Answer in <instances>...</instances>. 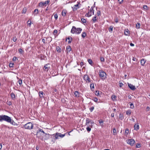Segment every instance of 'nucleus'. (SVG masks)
Wrapping results in <instances>:
<instances>
[{"label":"nucleus","mask_w":150,"mask_h":150,"mask_svg":"<svg viewBox=\"0 0 150 150\" xmlns=\"http://www.w3.org/2000/svg\"><path fill=\"white\" fill-rule=\"evenodd\" d=\"M92 100L96 102H97V103H100V102L98 101V99L97 97H94L92 99Z\"/></svg>","instance_id":"obj_25"},{"label":"nucleus","mask_w":150,"mask_h":150,"mask_svg":"<svg viewBox=\"0 0 150 150\" xmlns=\"http://www.w3.org/2000/svg\"><path fill=\"white\" fill-rule=\"evenodd\" d=\"M91 13H90L89 11L88 12L86 15V16L89 17L91 16Z\"/></svg>","instance_id":"obj_32"},{"label":"nucleus","mask_w":150,"mask_h":150,"mask_svg":"<svg viewBox=\"0 0 150 150\" xmlns=\"http://www.w3.org/2000/svg\"><path fill=\"white\" fill-rule=\"evenodd\" d=\"M113 135H115L116 134V130L115 128H113Z\"/></svg>","instance_id":"obj_38"},{"label":"nucleus","mask_w":150,"mask_h":150,"mask_svg":"<svg viewBox=\"0 0 150 150\" xmlns=\"http://www.w3.org/2000/svg\"><path fill=\"white\" fill-rule=\"evenodd\" d=\"M57 33V30L55 29L54 30L53 32V34L54 35H56Z\"/></svg>","instance_id":"obj_50"},{"label":"nucleus","mask_w":150,"mask_h":150,"mask_svg":"<svg viewBox=\"0 0 150 150\" xmlns=\"http://www.w3.org/2000/svg\"><path fill=\"white\" fill-rule=\"evenodd\" d=\"M18 52L21 54H22L23 51L22 49L21 48H20L18 50Z\"/></svg>","instance_id":"obj_40"},{"label":"nucleus","mask_w":150,"mask_h":150,"mask_svg":"<svg viewBox=\"0 0 150 150\" xmlns=\"http://www.w3.org/2000/svg\"><path fill=\"white\" fill-rule=\"evenodd\" d=\"M13 63H10L9 64V67H13Z\"/></svg>","instance_id":"obj_51"},{"label":"nucleus","mask_w":150,"mask_h":150,"mask_svg":"<svg viewBox=\"0 0 150 150\" xmlns=\"http://www.w3.org/2000/svg\"><path fill=\"white\" fill-rule=\"evenodd\" d=\"M129 34V31L128 29H126L124 31V34L126 36L128 35Z\"/></svg>","instance_id":"obj_18"},{"label":"nucleus","mask_w":150,"mask_h":150,"mask_svg":"<svg viewBox=\"0 0 150 150\" xmlns=\"http://www.w3.org/2000/svg\"><path fill=\"white\" fill-rule=\"evenodd\" d=\"M67 39L69 40V41H68L69 44L71 43L72 40V38L71 37H68L67 39H66V40H67Z\"/></svg>","instance_id":"obj_24"},{"label":"nucleus","mask_w":150,"mask_h":150,"mask_svg":"<svg viewBox=\"0 0 150 150\" xmlns=\"http://www.w3.org/2000/svg\"><path fill=\"white\" fill-rule=\"evenodd\" d=\"M132 112V111L130 110L129 109L127 110L126 112V114L128 115L129 116L130 115Z\"/></svg>","instance_id":"obj_23"},{"label":"nucleus","mask_w":150,"mask_h":150,"mask_svg":"<svg viewBox=\"0 0 150 150\" xmlns=\"http://www.w3.org/2000/svg\"><path fill=\"white\" fill-rule=\"evenodd\" d=\"M140 24L139 23H138L136 25V28L137 29H139L140 28Z\"/></svg>","instance_id":"obj_36"},{"label":"nucleus","mask_w":150,"mask_h":150,"mask_svg":"<svg viewBox=\"0 0 150 150\" xmlns=\"http://www.w3.org/2000/svg\"><path fill=\"white\" fill-rule=\"evenodd\" d=\"M56 49L57 52H61V48L59 47H56Z\"/></svg>","instance_id":"obj_35"},{"label":"nucleus","mask_w":150,"mask_h":150,"mask_svg":"<svg viewBox=\"0 0 150 150\" xmlns=\"http://www.w3.org/2000/svg\"><path fill=\"white\" fill-rule=\"evenodd\" d=\"M86 35V34L85 32H84L82 33L81 34V36L83 38H85Z\"/></svg>","instance_id":"obj_29"},{"label":"nucleus","mask_w":150,"mask_h":150,"mask_svg":"<svg viewBox=\"0 0 150 150\" xmlns=\"http://www.w3.org/2000/svg\"><path fill=\"white\" fill-rule=\"evenodd\" d=\"M91 124H93L94 123V122L92 120H91V122H90Z\"/></svg>","instance_id":"obj_64"},{"label":"nucleus","mask_w":150,"mask_h":150,"mask_svg":"<svg viewBox=\"0 0 150 150\" xmlns=\"http://www.w3.org/2000/svg\"><path fill=\"white\" fill-rule=\"evenodd\" d=\"M129 132V130L128 129H126L125 130V133L127 134H128Z\"/></svg>","instance_id":"obj_61"},{"label":"nucleus","mask_w":150,"mask_h":150,"mask_svg":"<svg viewBox=\"0 0 150 150\" xmlns=\"http://www.w3.org/2000/svg\"><path fill=\"white\" fill-rule=\"evenodd\" d=\"M100 60L102 62H104V59L103 57H101L100 58Z\"/></svg>","instance_id":"obj_53"},{"label":"nucleus","mask_w":150,"mask_h":150,"mask_svg":"<svg viewBox=\"0 0 150 150\" xmlns=\"http://www.w3.org/2000/svg\"><path fill=\"white\" fill-rule=\"evenodd\" d=\"M53 135L54 136L55 139H57L59 138V137L62 138L63 137L65 136V134H62L61 133H57L55 134H53Z\"/></svg>","instance_id":"obj_6"},{"label":"nucleus","mask_w":150,"mask_h":150,"mask_svg":"<svg viewBox=\"0 0 150 150\" xmlns=\"http://www.w3.org/2000/svg\"><path fill=\"white\" fill-rule=\"evenodd\" d=\"M26 11V9L25 8H24L23 10V13H25Z\"/></svg>","instance_id":"obj_46"},{"label":"nucleus","mask_w":150,"mask_h":150,"mask_svg":"<svg viewBox=\"0 0 150 150\" xmlns=\"http://www.w3.org/2000/svg\"><path fill=\"white\" fill-rule=\"evenodd\" d=\"M81 21L83 23H86V20L84 18H82Z\"/></svg>","instance_id":"obj_43"},{"label":"nucleus","mask_w":150,"mask_h":150,"mask_svg":"<svg viewBox=\"0 0 150 150\" xmlns=\"http://www.w3.org/2000/svg\"><path fill=\"white\" fill-rule=\"evenodd\" d=\"M90 13H91V14L92 13L93 15L94 14V10L93 9L91 8L90 9L89 11Z\"/></svg>","instance_id":"obj_39"},{"label":"nucleus","mask_w":150,"mask_h":150,"mask_svg":"<svg viewBox=\"0 0 150 150\" xmlns=\"http://www.w3.org/2000/svg\"><path fill=\"white\" fill-rule=\"evenodd\" d=\"M97 13L98 15V16H99L100 15V11H99V10L98 11H97Z\"/></svg>","instance_id":"obj_59"},{"label":"nucleus","mask_w":150,"mask_h":150,"mask_svg":"<svg viewBox=\"0 0 150 150\" xmlns=\"http://www.w3.org/2000/svg\"><path fill=\"white\" fill-rule=\"evenodd\" d=\"M99 123L100 124H101L102 123L103 124V121L102 120H99Z\"/></svg>","instance_id":"obj_55"},{"label":"nucleus","mask_w":150,"mask_h":150,"mask_svg":"<svg viewBox=\"0 0 150 150\" xmlns=\"http://www.w3.org/2000/svg\"><path fill=\"white\" fill-rule=\"evenodd\" d=\"M119 84L120 87H121L123 85V84L121 82L119 83Z\"/></svg>","instance_id":"obj_58"},{"label":"nucleus","mask_w":150,"mask_h":150,"mask_svg":"<svg viewBox=\"0 0 150 150\" xmlns=\"http://www.w3.org/2000/svg\"><path fill=\"white\" fill-rule=\"evenodd\" d=\"M43 92L42 91H40L39 92V95L40 98H42L43 97Z\"/></svg>","instance_id":"obj_27"},{"label":"nucleus","mask_w":150,"mask_h":150,"mask_svg":"<svg viewBox=\"0 0 150 150\" xmlns=\"http://www.w3.org/2000/svg\"><path fill=\"white\" fill-rule=\"evenodd\" d=\"M149 109H150V108H149V106L147 107L146 108V111H149Z\"/></svg>","instance_id":"obj_63"},{"label":"nucleus","mask_w":150,"mask_h":150,"mask_svg":"<svg viewBox=\"0 0 150 150\" xmlns=\"http://www.w3.org/2000/svg\"><path fill=\"white\" fill-rule=\"evenodd\" d=\"M127 85L128 87L130 88L131 90L134 91L136 89V88L135 86L128 83H127Z\"/></svg>","instance_id":"obj_11"},{"label":"nucleus","mask_w":150,"mask_h":150,"mask_svg":"<svg viewBox=\"0 0 150 150\" xmlns=\"http://www.w3.org/2000/svg\"><path fill=\"white\" fill-rule=\"evenodd\" d=\"M33 127V125L31 122H28L24 125L25 129H32Z\"/></svg>","instance_id":"obj_4"},{"label":"nucleus","mask_w":150,"mask_h":150,"mask_svg":"<svg viewBox=\"0 0 150 150\" xmlns=\"http://www.w3.org/2000/svg\"><path fill=\"white\" fill-rule=\"evenodd\" d=\"M116 96L115 95H112L111 96V98L112 100L113 101H114L116 100Z\"/></svg>","instance_id":"obj_30"},{"label":"nucleus","mask_w":150,"mask_h":150,"mask_svg":"<svg viewBox=\"0 0 150 150\" xmlns=\"http://www.w3.org/2000/svg\"><path fill=\"white\" fill-rule=\"evenodd\" d=\"M22 80L21 79H20L18 80V83L20 85L22 84Z\"/></svg>","instance_id":"obj_52"},{"label":"nucleus","mask_w":150,"mask_h":150,"mask_svg":"<svg viewBox=\"0 0 150 150\" xmlns=\"http://www.w3.org/2000/svg\"><path fill=\"white\" fill-rule=\"evenodd\" d=\"M40 132L43 133L42 134L43 136H45V133L43 130L41 129H39V130L37 131V135L38 136L39 134H40Z\"/></svg>","instance_id":"obj_12"},{"label":"nucleus","mask_w":150,"mask_h":150,"mask_svg":"<svg viewBox=\"0 0 150 150\" xmlns=\"http://www.w3.org/2000/svg\"><path fill=\"white\" fill-rule=\"evenodd\" d=\"M94 108V106H92L91 108H90L89 110L91 112H92Z\"/></svg>","instance_id":"obj_44"},{"label":"nucleus","mask_w":150,"mask_h":150,"mask_svg":"<svg viewBox=\"0 0 150 150\" xmlns=\"http://www.w3.org/2000/svg\"><path fill=\"white\" fill-rule=\"evenodd\" d=\"M130 108L131 109H133L134 108V106L133 103H130Z\"/></svg>","instance_id":"obj_41"},{"label":"nucleus","mask_w":150,"mask_h":150,"mask_svg":"<svg viewBox=\"0 0 150 150\" xmlns=\"http://www.w3.org/2000/svg\"><path fill=\"white\" fill-rule=\"evenodd\" d=\"M92 20L94 23L97 21L96 16L93 18Z\"/></svg>","instance_id":"obj_33"},{"label":"nucleus","mask_w":150,"mask_h":150,"mask_svg":"<svg viewBox=\"0 0 150 150\" xmlns=\"http://www.w3.org/2000/svg\"><path fill=\"white\" fill-rule=\"evenodd\" d=\"M11 120V117L7 115H0V122L5 121L7 122Z\"/></svg>","instance_id":"obj_1"},{"label":"nucleus","mask_w":150,"mask_h":150,"mask_svg":"<svg viewBox=\"0 0 150 150\" xmlns=\"http://www.w3.org/2000/svg\"><path fill=\"white\" fill-rule=\"evenodd\" d=\"M139 124L138 123H137L135 124L134 125V129L136 131L139 129Z\"/></svg>","instance_id":"obj_15"},{"label":"nucleus","mask_w":150,"mask_h":150,"mask_svg":"<svg viewBox=\"0 0 150 150\" xmlns=\"http://www.w3.org/2000/svg\"><path fill=\"white\" fill-rule=\"evenodd\" d=\"M16 57H14L13 58V61H15L16 60Z\"/></svg>","instance_id":"obj_62"},{"label":"nucleus","mask_w":150,"mask_h":150,"mask_svg":"<svg viewBox=\"0 0 150 150\" xmlns=\"http://www.w3.org/2000/svg\"><path fill=\"white\" fill-rule=\"evenodd\" d=\"M90 88L91 89H93L94 88V85L93 83L91 84L90 85Z\"/></svg>","instance_id":"obj_42"},{"label":"nucleus","mask_w":150,"mask_h":150,"mask_svg":"<svg viewBox=\"0 0 150 150\" xmlns=\"http://www.w3.org/2000/svg\"><path fill=\"white\" fill-rule=\"evenodd\" d=\"M10 95L11 96V97L12 99H13L15 98V94L13 93H11Z\"/></svg>","instance_id":"obj_28"},{"label":"nucleus","mask_w":150,"mask_h":150,"mask_svg":"<svg viewBox=\"0 0 150 150\" xmlns=\"http://www.w3.org/2000/svg\"><path fill=\"white\" fill-rule=\"evenodd\" d=\"M92 127V125H89H89L87 126L86 129L88 132H90L91 131V127Z\"/></svg>","instance_id":"obj_19"},{"label":"nucleus","mask_w":150,"mask_h":150,"mask_svg":"<svg viewBox=\"0 0 150 150\" xmlns=\"http://www.w3.org/2000/svg\"><path fill=\"white\" fill-rule=\"evenodd\" d=\"M113 26H110L108 29L109 31L110 32H112L113 30Z\"/></svg>","instance_id":"obj_31"},{"label":"nucleus","mask_w":150,"mask_h":150,"mask_svg":"<svg viewBox=\"0 0 150 150\" xmlns=\"http://www.w3.org/2000/svg\"><path fill=\"white\" fill-rule=\"evenodd\" d=\"M28 24L30 25L31 24V21H29V20L28 21Z\"/></svg>","instance_id":"obj_60"},{"label":"nucleus","mask_w":150,"mask_h":150,"mask_svg":"<svg viewBox=\"0 0 150 150\" xmlns=\"http://www.w3.org/2000/svg\"><path fill=\"white\" fill-rule=\"evenodd\" d=\"M141 146V145L139 143H138L136 147L137 148H139Z\"/></svg>","instance_id":"obj_56"},{"label":"nucleus","mask_w":150,"mask_h":150,"mask_svg":"<svg viewBox=\"0 0 150 150\" xmlns=\"http://www.w3.org/2000/svg\"><path fill=\"white\" fill-rule=\"evenodd\" d=\"M58 17V15L57 14H56L54 15V18L56 20H57Z\"/></svg>","instance_id":"obj_48"},{"label":"nucleus","mask_w":150,"mask_h":150,"mask_svg":"<svg viewBox=\"0 0 150 150\" xmlns=\"http://www.w3.org/2000/svg\"><path fill=\"white\" fill-rule=\"evenodd\" d=\"M95 94L96 96H98L99 95V91H96Z\"/></svg>","instance_id":"obj_45"},{"label":"nucleus","mask_w":150,"mask_h":150,"mask_svg":"<svg viewBox=\"0 0 150 150\" xmlns=\"http://www.w3.org/2000/svg\"><path fill=\"white\" fill-rule=\"evenodd\" d=\"M115 23H118L119 22L118 18L117 17H116L115 18Z\"/></svg>","instance_id":"obj_47"},{"label":"nucleus","mask_w":150,"mask_h":150,"mask_svg":"<svg viewBox=\"0 0 150 150\" xmlns=\"http://www.w3.org/2000/svg\"><path fill=\"white\" fill-rule=\"evenodd\" d=\"M67 13V11L65 9L63 10L62 11V16L64 17L66 15Z\"/></svg>","instance_id":"obj_20"},{"label":"nucleus","mask_w":150,"mask_h":150,"mask_svg":"<svg viewBox=\"0 0 150 150\" xmlns=\"http://www.w3.org/2000/svg\"><path fill=\"white\" fill-rule=\"evenodd\" d=\"M88 61L89 63L92 66V64L93 63V61H92V60L91 59H88Z\"/></svg>","instance_id":"obj_34"},{"label":"nucleus","mask_w":150,"mask_h":150,"mask_svg":"<svg viewBox=\"0 0 150 150\" xmlns=\"http://www.w3.org/2000/svg\"><path fill=\"white\" fill-rule=\"evenodd\" d=\"M82 29L81 28H76L75 26H73L71 29V32L72 34H80L82 31Z\"/></svg>","instance_id":"obj_2"},{"label":"nucleus","mask_w":150,"mask_h":150,"mask_svg":"<svg viewBox=\"0 0 150 150\" xmlns=\"http://www.w3.org/2000/svg\"><path fill=\"white\" fill-rule=\"evenodd\" d=\"M119 118L121 120H122L123 119L122 114L120 113L119 114Z\"/></svg>","instance_id":"obj_37"},{"label":"nucleus","mask_w":150,"mask_h":150,"mask_svg":"<svg viewBox=\"0 0 150 150\" xmlns=\"http://www.w3.org/2000/svg\"><path fill=\"white\" fill-rule=\"evenodd\" d=\"M147 6L146 5H144L143 6V8L144 9L147 10Z\"/></svg>","instance_id":"obj_57"},{"label":"nucleus","mask_w":150,"mask_h":150,"mask_svg":"<svg viewBox=\"0 0 150 150\" xmlns=\"http://www.w3.org/2000/svg\"><path fill=\"white\" fill-rule=\"evenodd\" d=\"M83 79L87 83H89L91 82V80L87 74H85L84 76Z\"/></svg>","instance_id":"obj_7"},{"label":"nucleus","mask_w":150,"mask_h":150,"mask_svg":"<svg viewBox=\"0 0 150 150\" xmlns=\"http://www.w3.org/2000/svg\"><path fill=\"white\" fill-rule=\"evenodd\" d=\"M12 125H17V124L14 122V121L11 118V120L8 122Z\"/></svg>","instance_id":"obj_16"},{"label":"nucleus","mask_w":150,"mask_h":150,"mask_svg":"<svg viewBox=\"0 0 150 150\" xmlns=\"http://www.w3.org/2000/svg\"><path fill=\"white\" fill-rule=\"evenodd\" d=\"M99 75L100 78L102 80H104L106 78V74L103 70H100Z\"/></svg>","instance_id":"obj_3"},{"label":"nucleus","mask_w":150,"mask_h":150,"mask_svg":"<svg viewBox=\"0 0 150 150\" xmlns=\"http://www.w3.org/2000/svg\"><path fill=\"white\" fill-rule=\"evenodd\" d=\"M39 12L38 9H35L33 13V15L35 16H37Z\"/></svg>","instance_id":"obj_13"},{"label":"nucleus","mask_w":150,"mask_h":150,"mask_svg":"<svg viewBox=\"0 0 150 150\" xmlns=\"http://www.w3.org/2000/svg\"><path fill=\"white\" fill-rule=\"evenodd\" d=\"M50 135L49 134L45 133V137L44 138L42 136H38L39 138L41 140H46L48 139L50 137Z\"/></svg>","instance_id":"obj_5"},{"label":"nucleus","mask_w":150,"mask_h":150,"mask_svg":"<svg viewBox=\"0 0 150 150\" xmlns=\"http://www.w3.org/2000/svg\"><path fill=\"white\" fill-rule=\"evenodd\" d=\"M127 142L128 144L132 146L133 145L135 142L134 140L133 139H128L127 141Z\"/></svg>","instance_id":"obj_9"},{"label":"nucleus","mask_w":150,"mask_h":150,"mask_svg":"<svg viewBox=\"0 0 150 150\" xmlns=\"http://www.w3.org/2000/svg\"><path fill=\"white\" fill-rule=\"evenodd\" d=\"M146 62V60L144 59H142L141 60V64L142 66H144Z\"/></svg>","instance_id":"obj_22"},{"label":"nucleus","mask_w":150,"mask_h":150,"mask_svg":"<svg viewBox=\"0 0 150 150\" xmlns=\"http://www.w3.org/2000/svg\"><path fill=\"white\" fill-rule=\"evenodd\" d=\"M67 51L68 53L71 50V48L70 46H69L68 47H67L66 48Z\"/></svg>","instance_id":"obj_26"},{"label":"nucleus","mask_w":150,"mask_h":150,"mask_svg":"<svg viewBox=\"0 0 150 150\" xmlns=\"http://www.w3.org/2000/svg\"><path fill=\"white\" fill-rule=\"evenodd\" d=\"M78 4H76V5H74L73 7H72V8L73 9V10L74 11L77 10V9L79 8V7H78Z\"/></svg>","instance_id":"obj_14"},{"label":"nucleus","mask_w":150,"mask_h":150,"mask_svg":"<svg viewBox=\"0 0 150 150\" xmlns=\"http://www.w3.org/2000/svg\"><path fill=\"white\" fill-rule=\"evenodd\" d=\"M50 0H47L45 1V2L43 1H41L39 3V6L41 7H43L44 6H46V4H48L50 2Z\"/></svg>","instance_id":"obj_8"},{"label":"nucleus","mask_w":150,"mask_h":150,"mask_svg":"<svg viewBox=\"0 0 150 150\" xmlns=\"http://www.w3.org/2000/svg\"><path fill=\"white\" fill-rule=\"evenodd\" d=\"M74 94L76 97H80L79 93L77 91L74 92Z\"/></svg>","instance_id":"obj_21"},{"label":"nucleus","mask_w":150,"mask_h":150,"mask_svg":"<svg viewBox=\"0 0 150 150\" xmlns=\"http://www.w3.org/2000/svg\"><path fill=\"white\" fill-rule=\"evenodd\" d=\"M49 65L50 64H45L44 65V67H43V70L46 72L48 71L49 69L50 68Z\"/></svg>","instance_id":"obj_10"},{"label":"nucleus","mask_w":150,"mask_h":150,"mask_svg":"<svg viewBox=\"0 0 150 150\" xmlns=\"http://www.w3.org/2000/svg\"><path fill=\"white\" fill-rule=\"evenodd\" d=\"M7 104L9 105H11V101H8L6 103Z\"/></svg>","instance_id":"obj_49"},{"label":"nucleus","mask_w":150,"mask_h":150,"mask_svg":"<svg viewBox=\"0 0 150 150\" xmlns=\"http://www.w3.org/2000/svg\"><path fill=\"white\" fill-rule=\"evenodd\" d=\"M90 122L91 120L88 118H87L86 119V125L87 126L89 125L88 124L90 123Z\"/></svg>","instance_id":"obj_17"},{"label":"nucleus","mask_w":150,"mask_h":150,"mask_svg":"<svg viewBox=\"0 0 150 150\" xmlns=\"http://www.w3.org/2000/svg\"><path fill=\"white\" fill-rule=\"evenodd\" d=\"M16 37H14L13 38V40L14 42H15L16 40Z\"/></svg>","instance_id":"obj_54"}]
</instances>
